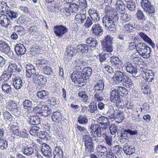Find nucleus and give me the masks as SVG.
<instances>
[{
  "label": "nucleus",
  "instance_id": "obj_1",
  "mask_svg": "<svg viewBox=\"0 0 158 158\" xmlns=\"http://www.w3.org/2000/svg\"><path fill=\"white\" fill-rule=\"evenodd\" d=\"M118 19L117 13L111 16H105L102 19L103 24L110 30L113 31L116 27L114 22L117 21Z\"/></svg>",
  "mask_w": 158,
  "mask_h": 158
},
{
  "label": "nucleus",
  "instance_id": "obj_2",
  "mask_svg": "<svg viewBox=\"0 0 158 158\" xmlns=\"http://www.w3.org/2000/svg\"><path fill=\"white\" fill-rule=\"evenodd\" d=\"M140 4L141 7L146 12L147 15L152 18L153 19H154L155 18V9L151 4V2L148 0H142Z\"/></svg>",
  "mask_w": 158,
  "mask_h": 158
},
{
  "label": "nucleus",
  "instance_id": "obj_3",
  "mask_svg": "<svg viewBox=\"0 0 158 158\" xmlns=\"http://www.w3.org/2000/svg\"><path fill=\"white\" fill-rule=\"evenodd\" d=\"M102 126L100 127L99 125L96 124H92L90 129L92 131V136L93 140L97 143L100 141L98 138L100 137L104 131L102 130Z\"/></svg>",
  "mask_w": 158,
  "mask_h": 158
},
{
  "label": "nucleus",
  "instance_id": "obj_4",
  "mask_svg": "<svg viewBox=\"0 0 158 158\" xmlns=\"http://www.w3.org/2000/svg\"><path fill=\"white\" fill-rule=\"evenodd\" d=\"M136 51L139 55L144 58H148L150 56V48L144 44L140 43L137 45Z\"/></svg>",
  "mask_w": 158,
  "mask_h": 158
},
{
  "label": "nucleus",
  "instance_id": "obj_5",
  "mask_svg": "<svg viewBox=\"0 0 158 158\" xmlns=\"http://www.w3.org/2000/svg\"><path fill=\"white\" fill-rule=\"evenodd\" d=\"M71 78L73 82L77 83L78 86L79 87L84 85L86 82V80L83 78L82 75L81 74L76 73V71L74 72L71 74Z\"/></svg>",
  "mask_w": 158,
  "mask_h": 158
},
{
  "label": "nucleus",
  "instance_id": "obj_6",
  "mask_svg": "<svg viewBox=\"0 0 158 158\" xmlns=\"http://www.w3.org/2000/svg\"><path fill=\"white\" fill-rule=\"evenodd\" d=\"M53 30L56 36L59 38L61 37L68 32V29L66 27L62 25L55 26Z\"/></svg>",
  "mask_w": 158,
  "mask_h": 158
},
{
  "label": "nucleus",
  "instance_id": "obj_7",
  "mask_svg": "<svg viewBox=\"0 0 158 158\" xmlns=\"http://www.w3.org/2000/svg\"><path fill=\"white\" fill-rule=\"evenodd\" d=\"M25 68L26 75L28 77L31 78L32 79L39 75L38 73L36 72L35 67L32 65L29 64H27L26 65Z\"/></svg>",
  "mask_w": 158,
  "mask_h": 158
},
{
  "label": "nucleus",
  "instance_id": "obj_8",
  "mask_svg": "<svg viewBox=\"0 0 158 158\" xmlns=\"http://www.w3.org/2000/svg\"><path fill=\"white\" fill-rule=\"evenodd\" d=\"M126 76L123 72L117 71L115 72L112 77V83L114 85L118 84L122 81Z\"/></svg>",
  "mask_w": 158,
  "mask_h": 158
},
{
  "label": "nucleus",
  "instance_id": "obj_9",
  "mask_svg": "<svg viewBox=\"0 0 158 158\" xmlns=\"http://www.w3.org/2000/svg\"><path fill=\"white\" fill-rule=\"evenodd\" d=\"M110 100L111 102L117 105L121 106V101L119 96V93L116 89L112 90L110 96Z\"/></svg>",
  "mask_w": 158,
  "mask_h": 158
},
{
  "label": "nucleus",
  "instance_id": "obj_10",
  "mask_svg": "<svg viewBox=\"0 0 158 158\" xmlns=\"http://www.w3.org/2000/svg\"><path fill=\"white\" fill-rule=\"evenodd\" d=\"M91 31L94 36H99L103 34V28L98 23L94 24L92 27Z\"/></svg>",
  "mask_w": 158,
  "mask_h": 158
},
{
  "label": "nucleus",
  "instance_id": "obj_11",
  "mask_svg": "<svg viewBox=\"0 0 158 158\" xmlns=\"http://www.w3.org/2000/svg\"><path fill=\"white\" fill-rule=\"evenodd\" d=\"M10 131L11 135L9 137V139L12 142H14L18 138H17L15 136H18L20 131L19 127L16 125H12L10 126Z\"/></svg>",
  "mask_w": 158,
  "mask_h": 158
},
{
  "label": "nucleus",
  "instance_id": "obj_12",
  "mask_svg": "<svg viewBox=\"0 0 158 158\" xmlns=\"http://www.w3.org/2000/svg\"><path fill=\"white\" fill-rule=\"evenodd\" d=\"M97 119L99 121H102L100 123L102 125V130L104 131L105 130L106 127L109 124L108 118L101 114H97L96 115Z\"/></svg>",
  "mask_w": 158,
  "mask_h": 158
},
{
  "label": "nucleus",
  "instance_id": "obj_13",
  "mask_svg": "<svg viewBox=\"0 0 158 158\" xmlns=\"http://www.w3.org/2000/svg\"><path fill=\"white\" fill-rule=\"evenodd\" d=\"M125 66L127 72L131 74L134 77L138 76L137 70L135 66H133L130 62L126 63L125 64Z\"/></svg>",
  "mask_w": 158,
  "mask_h": 158
},
{
  "label": "nucleus",
  "instance_id": "obj_14",
  "mask_svg": "<svg viewBox=\"0 0 158 158\" xmlns=\"http://www.w3.org/2000/svg\"><path fill=\"white\" fill-rule=\"evenodd\" d=\"M41 151L43 155L49 158L52 156V150L49 146L45 143L43 144Z\"/></svg>",
  "mask_w": 158,
  "mask_h": 158
},
{
  "label": "nucleus",
  "instance_id": "obj_15",
  "mask_svg": "<svg viewBox=\"0 0 158 158\" xmlns=\"http://www.w3.org/2000/svg\"><path fill=\"white\" fill-rule=\"evenodd\" d=\"M144 79L148 82H151L154 78V72L151 70L143 71L142 73Z\"/></svg>",
  "mask_w": 158,
  "mask_h": 158
},
{
  "label": "nucleus",
  "instance_id": "obj_16",
  "mask_svg": "<svg viewBox=\"0 0 158 158\" xmlns=\"http://www.w3.org/2000/svg\"><path fill=\"white\" fill-rule=\"evenodd\" d=\"M6 108L14 114H15L19 111V107L17 103L13 101H8L7 103Z\"/></svg>",
  "mask_w": 158,
  "mask_h": 158
},
{
  "label": "nucleus",
  "instance_id": "obj_17",
  "mask_svg": "<svg viewBox=\"0 0 158 158\" xmlns=\"http://www.w3.org/2000/svg\"><path fill=\"white\" fill-rule=\"evenodd\" d=\"M10 23L11 21L7 15L0 13V24L2 26L7 27Z\"/></svg>",
  "mask_w": 158,
  "mask_h": 158
},
{
  "label": "nucleus",
  "instance_id": "obj_18",
  "mask_svg": "<svg viewBox=\"0 0 158 158\" xmlns=\"http://www.w3.org/2000/svg\"><path fill=\"white\" fill-rule=\"evenodd\" d=\"M10 48L8 43L3 40H0V50L2 52L8 54Z\"/></svg>",
  "mask_w": 158,
  "mask_h": 158
},
{
  "label": "nucleus",
  "instance_id": "obj_19",
  "mask_svg": "<svg viewBox=\"0 0 158 158\" xmlns=\"http://www.w3.org/2000/svg\"><path fill=\"white\" fill-rule=\"evenodd\" d=\"M15 50L16 55L18 56L25 54L26 52V49L23 44H17L15 48Z\"/></svg>",
  "mask_w": 158,
  "mask_h": 158
},
{
  "label": "nucleus",
  "instance_id": "obj_20",
  "mask_svg": "<svg viewBox=\"0 0 158 158\" xmlns=\"http://www.w3.org/2000/svg\"><path fill=\"white\" fill-rule=\"evenodd\" d=\"M110 61L112 65L117 69L121 68V62L119 59L116 56H112L110 57Z\"/></svg>",
  "mask_w": 158,
  "mask_h": 158
},
{
  "label": "nucleus",
  "instance_id": "obj_21",
  "mask_svg": "<svg viewBox=\"0 0 158 158\" xmlns=\"http://www.w3.org/2000/svg\"><path fill=\"white\" fill-rule=\"evenodd\" d=\"M101 136L104 139V143L106 145L109 146L108 149H111L112 146L113 145V143L112 137L110 136H107L105 132L102 133Z\"/></svg>",
  "mask_w": 158,
  "mask_h": 158
},
{
  "label": "nucleus",
  "instance_id": "obj_22",
  "mask_svg": "<svg viewBox=\"0 0 158 158\" xmlns=\"http://www.w3.org/2000/svg\"><path fill=\"white\" fill-rule=\"evenodd\" d=\"M86 15L85 14H79L76 15L75 17V23L78 24H81L86 19Z\"/></svg>",
  "mask_w": 158,
  "mask_h": 158
},
{
  "label": "nucleus",
  "instance_id": "obj_23",
  "mask_svg": "<svg viewBox=\"0 0 158 158\" xmlns=\"http://www.w3.org/2000/svg\"><path fill=\"white\" fill-rule=\"evenodd\" d=\"M97 152L103 157L107 155V149L106 147L101 145H98L96 148Z\"/></svg>",
  "mask_w": 158,
  "mask_h": 158
},
{
  "label": "nucleus",
  "instance_id": "obj_24",
  "mask_svg": "<svg viewBox=\"0 0 158 158\" xmlns=\"http://www.w3.org/2000/svg\"><path fill=\"white\" fill-rule=\"evenodd\" d=\"M13 85L16 89H19L22 87L23 81L20 77H17L15 78L13 80Z\"/></svg>",
  "mask_w": 158,
  "mask_h": 158
},
{
  "label": "nucleus",
  "instance_id": "obj_25",
  "mask_svg": "<svg viewBox=\"0 0 158 158\" xmlns=\"http://www.w3.org/2000/svg\"><path fill=\"white\" fill-rule=\"evenodd\" d=\"M92 69L89 67H85L82 70L81 74L83 76V78H84L87 81V79H89L92 73Z\"/></svg>",
  "mask_w": 158,
  "mask_h": 158
},
{
  "label": "nucleus",
  "instance_id": "obj_26",
  "mask_svg": "<svg viewBox=\"0 0 158 158\" xmlns=\"http://www.w3.org/2000/svg\"><path fill=\"white\" fill-rule=\"evenodd\" d=\"M7 70L11 73L16 72L19 73L21 71L20 68H18L16 64L14 63H11L9 64Z\"/></svg>",
  "mask_w": 158,
  "mask_h": 158
},
{
  "label": "nucleus",
  "instance_id": "obj_27",
  "mask_svg": "<svg viewBox=\"0 0 158 158\" xmlns=\"http://www.w3.org/2000/svg\"><path fill=\"white\" fill-rule=\"evenodd\" d=\"M138 34L144 40L149 44L152 48L155 47V45L154 42L147 35L142 32L139 33Z\"/></svg>",
  "mask_w": 158,
  "mask_h": 158
},
{
  "label": "nucleus",
  "instance_id": "obj_28",
  "mask_svg": "<svg viewBox=\"0 0 158 158\" xmlns=\"http://www.w3.org/2000/svg\"><path fill=\"white\" fill-rule=\"evenodd\" d=\"M133 25L130 23L126 24L123 27V31L126 34H128L134 31Z\"/></svg>",
  "mask_w": 158,
  "mask_h": 158
},
{
  "label": "nucleus",
  "instance_id": "obj_29",
  "mask_svg": "<svg viewBox=\"0 0 158 158\" xmlns=\"http://www.w3.org/2000/svg\"><path fill=\"white\" fill-rule=\"evenodd\" d=\"M53 154L54 158H63V153L60 148L56 147L53 151Z\"/></svg>",
  "mask_w": 158,
  "mask_h": 158
},
{
  "label": "nucleus",
  "instance_id": "obj_30",
  "mask_svg": "<svg viewBox=\"0 0 158 158\" xmlns=\"http://www.w3.org/2000/svg\"><path fill=\"white\" fill-rule=\"evenodd\" d=\"M62 116L60 112L56 111L52 113V119L56 123H58L61 120Z\"/></svg>",
  "mask_w": 158,
  "mask_h": 158
},
{
  "label": "nucleus",
  "instance_id": "obj_31",
  "mask_svg": "<svg viewBox=\"0 0 158 158\" xmlns=\"http://www.w3.org/2000/svg\"><path fill=\"white\" fill-rule=\"evenodd\" d=\"M35 83L38 84H44L46 81V78L42 75H39L35 77L32 79Z\"/></svg>",
  "mask_w": 158,
  "mask_h": 158
},
{
  "label": "nucleus",
  "instance_id": "obj_32",
  "mask_svg": "<svg viewBox=\"0 0 158 158\" xmlns=\"http://www.w3.org/2000/svg\"><path fill=\"white\" fill-rule=\"evenodd\" d=\"M37 96L39 98L45 100L48 97L49 93L45 90H41L37 92Z\"/></svg>",
  "mask_w": 158,
  "mask_h": 158
},
{
  "label": "nucleus",
  "instance_id": "obj_33",
  "mask_svg": "<svg viewBox=\"0 0 158 158\" xmlns=\"http://www.w3.org/2000/svg\"><path fill=\"white\" fill-rule=\"evenodd\" d=\"M23 104L24 109L28 112H30L32 111V102L31 101L26 99L23 102Z\"/></svg>",
  "mask_w": 158,
  "mask_h": 158
},
{
  "label": "nucleus",
  "instance_id": "obj_34",
  "mask_svg": "<svg viewBox=\"0 0 158 158\" xmlns=\"http://www.w3.org/2000/svg\"><path fill=\"white\" fill-rule=\"evenodd\" d=\"M2 91L5 94H10L12 92L10 85L6 82H4L2 84Z\"/></svg>",
  "mask_w": 158,
  "mask_h": 158
},
{
  "label": "nucleus",
  "instance_id": "obj_35",
  "mask_svg": "<svg viewBox=\"0 0 158 158\" xmlns=\"http://www.w3.org/2000/svg\"><path fill=\"white\" fill-rule=\"evenodd\" d=\"M92 140H89V141L85 142L84 143L85 149L89 152H93L94 150V147L93 144Z\"/></svg>",
  "mask_w": 158,
  "mask_h": 158
},
{
  "label": "nucleus",
  "instance_id": "obj_36",
  "mask_svg": "<svg viewBox=\"0 0 158 158\" xmlns=\"http://www.w3.org/2000/svg\"><path fill=\"white\" fill-rule=\"evenodd\" d=\"M21 151L23 154L27 156L31 155L34 152V150L32 147L27 146L22 148Z\"/></svg>",
  "mask_w": 158,
  "mask_h": 158
},
{
  "label": "nucleus",
  "instance_id": "obj_37",
  "mask_svg": "<svg viewBox=\"0 0 158 158\" xmlns=\"http://www.w3.org/2000/svg\"><path fill=\"white\" fill-rule=\"evenodd\" d=\"M115 5L116 9L118 12H121L125 10V5L123 1L121 0L117 1Z\"/></svg>",
  "mask_w": 158,
  "mask_h": 158
},
{
  "label": "nucleus",
  "instance_id": "obj_38",
  "mask_svg": "<svg viewBox=\"0 0 158 158\" xmlns=\"http://www.w3.org/2000/svg\"><path fill=\"white\" fill-rule=\"evenodd\" d=\"M76 49L78 52L83 53H86L89 50L88 46L85 44L78 45L77 46Z\"/></svg>",
  "mask_w": 158,
  "mask_h": 158
},
{
  "label": "nucleus",
  "instance_id": "obj_39",
  "mask_svg": "<svg viewBox=\"0 0 158 158\" xmlns=\"http://www.w3.org/2000/svg\"><path fill=\"white\" fill-rule=\"evenodd\" d=\"M104 88V84L102 81H99L94 87V91L103 92Z\"/></svg>",
  "mask_w": 158,
  "mask_h": 158
},
{
  "label": "nucleus",
  "instance_id": "obj_40",
  "mask_svg": "<svg viewBox=\"0 0 158 158\" xmlns=\"http://www.w3.org/2000/svg\"><path fill=\"white\" fill-rule=\"evenodd\" d=\"M89 109L88 111L90 113H95L98 110L97 102H92L89 106Z\"/></svg>",
  "mask_w": 158,
  "mask_h": 158
},
{
  "label": "nucleus",
  "instance_id": "obj_41",
  "mask_svg": "<svg viewBox=\"0 0 158 158\" xmlns=\"http://www.w3.org/2000/svg\"><path fill=\"white\" fill-rule=\"evenodd\" d=\"M30 123L33 125H38L40 123V118L38 116H31L29 121Z\"/></svg>",
  "mask_w": 158,
  "mask_h": 158
},
{
  "label": "nucleus",
  "instance_id": "obj_42",
  "mask_svg": "<svg viewBox=\"0 0 158 158\" xmlns=\"http://www.w3.org/2000/svg\"><path fill=\"white\" fill-rule=\"evenodd\" d=\"M41 113L44 116H48L52 113V110L48 106L43 105L42 106Z\"/></svg>",
  "mask_w": 158,
  "mask_h": 158
},
{
  "label": "nucleus",
  "instance_id": "obj_43",
  "mask_svg": "<svg viewBox=\"0 0 158 158\" xmlns=\"http://www.w3.org/2000/svg\"><path fill=\"white\" fill-rule=\"evenodd\" d=\"M76 51L74 48L70 46L67 47L66 48V55L69 57H72L74 54H76Z\"/></svg>",
  "mask_w": 158,
  "mask_h": 158
},
{
  "label": "nucleus",
  "instance_id": "obj_44",
  "mask_svg": "<svg viewBox=\"0 0 158 158\" xmlns=\"http://www.w3.org/2000/svg\"><path fill=\"white\" fill-rule=\"evenodd\" d=\"M94 102H96V101H97L98 102H101L103 100V98L102 97V92L94 91Z\"/></svg>",
  "mask_w": 158,
  "mask_h": 158
},
{
  "label": "nucleus",
  "instance_id": "obj_45",
  "mask_svg": "<svg viewBox=\"0 0 158 158\" xmlns=\"http://www.w3.org/2000/svg\"><path fill=\"white\" fill-rule=\"evenodd\" d=\"M111 54L102 53L99 55V60L102 64L104 61L108 60V59L110 57Z\"/></svg>",
  "mask_w": 158,
  "mask_h": 158
},
{
  "label": "nucleus",
  "instance_id": "obj_46",
  "mask_svg": "<svg viewBox=\"0 0 158 158\" xmlns=\"http://www.w3.org/2000/svg\"><path fill=\"white\" fill-rule=\"evenodd\" d=\"M105 10V12L107 15L106 16H111L117 13L115 9L107 5L106 6Z\"/></svg>",
  "mask_w": 158,
  "mask_h": 158
},
{
  "label": "nucleus",
  "instance_id": "obj_47",
  "mask_svg": "<svg viewBox=\"0 0 158 158\" xmlns=\"http://www.w3.org/2000/svg\"><path fill=\"white\" fill-rule=\"evenodd\" d=\"M78 122L80 124L85 125L88 123V120L86 116L84 115H80L78 118Z\"/></svg>",
  "mask_w": 158,
  "mask_h": 158
},
{
  "label": "nucleus",
  "instance_id": "obj_48",
  "mask_svg": "<svg viewBox=\"0 0 158 158\" xmlns=\"http://www.w3.org/2000/svg\"><path fill=\"white\" fill-rule=\"evenodd\" d=\"M6 14L10 21L11 20H13V19L16 18L18 16V14L17 12L9 10L7 11Z\"/></svg>",
  "mask_w": 158,
  "mask_h": 158
},
{
  "label": "nucleus",
  "instance_id": "obj_49",
  "mask_svg": "<svg viewBox=\"0 0 158 158\" xmlns=\"http://www.w3.org/2000/svg\"><path fill=\"white\" fill-rule=\"evenodd\" d=\"M123 85L127 88L131 87L132 86L131 80L126 76L122 81Z\"/></svg>",
  "mask_w": 158,
  "mask_h": 158
},
{
  "label": "nucleus",
  "instance_id": "obj_50",
  "mask_svg": "<svg viewBox=\"0 0 158 158\" xmlns=\"http://www.w3.org/2000/svg\"><path fill=\"white\" fill-rule=\"evenodd\" d=\"M86 43L90 47H94L96 46L98 42L96 39L90 37L87 39Z\"/></svg>",
  "mask_w": 158,
  "mask_h": 158
},
{
  "label": "nucleus",
  "instance_id": "obj_51",
  "mask_svg": "<svg viewBox=\"0 0 158 158\" xmlns=\"http://www.w3.org/2000/svg\"><path fill=\"white\" fill-rule=\"evenodd\" d=\"M137 19L140 21H144L146 20L145 16L143 11L141 10H138L136 14Z\"/></svg>",
  "mask_w": 158,
  "mask_h": 158
},
{
  "label": "nucleus",
  "instance_id": "obj_52",
  "mask_svg": "<svg viewBox=\"0 0 158 158\" xmlns=\"http://www.w3.org/2000/svg\"><path fill=\"white\" fill-rule=\"evenodd\" d=\"M8 147L7 141L4 138L0 139V149L3 150L6 149Z\"/></svg>",
  "mask_w": 158,
  "mask_h": 158
},
{
  "label": "nucleus",
  "instance_id": "obj_53",
  "mask_svg": "<svg viewBox=\"0 0 158 158\" xmlns=\"http://www.w3.org/2000/svg\"><path fill=\"white\" fill-rule=\"evenodd\" d=\"M60 14L64 18H66L71 15V12L69 9L67 8L61 9L60 10Z\"/></svg>",
  "mask_w": 158,
  "mask_h": 158
},
{
  "label": "nucleus",
  "instance_id": "obj_54",
  "mask_svg": "<svg viewBox=\"0 0 158 158\" xmlns=\"http://www.w3.org/2000/svg\"><path fill=\"white\" fill-rule=\"evenodd\" d=\"M11 73L8 71H5L3 73L1 77V79H3L5 81H6L9 80L11 77Z\"/></svg>",
  "mask_w": 158,
  "mask_h": 158
},
{
  "label": "nucleus",
  "instance_id": "obj_55",
  "mask_svg": "<svg viewBox=\"0 0 158 158\" xmlns=\"http://www.w3.org/2000/svg\"><path fill=\"white\" fill-rule=\"evenodd\" d=\"M37 62L38 67L40 68L42 70L47 66V61L45 60H39Z\"/></svg>",
  "mask_w": 158,
  "mask_h": 158
},
{
  "label": "nucleus",
  "instance_id": "obj_56",
  "mask_svg": "<svg viewBox=\"0 0 158 158\" xmlns=\"http://www.w3.org/2000/svg\"><path fill=\"white\" fill-rule=\"evenodd\" d=\"M124 118L123 112H119L115 116V121L117 123H120L122 122Z\"/></svg>",
  "mask_w": 158,
  "mask_h": 158
},
{
  "label": "nucleus",
  "instance_id": "obj_57",
  "mask_svg": "<svg viewBox=\"0 0 158 158\" xmlns=\"http://www.w3.org/2000/svg\"><path fill=\"white\" fill-rule=\"evenodd\" d=\"M9 9V7L6 3L2 2L0 3V11L3 13H6Z\"/></svg>",
  "mask_w": 158,
  "mask_h": 158
},
{
  "label": "nucleus",
  "instance_id": "obj_58",
  "mask_svg": "<svg viewBox=\"0 0 158 158\" xmlns=\"http://www.w3.org/2000/svg\"><path fill=\"white\" fill-rule=\"evenodd\" d=\"M126 7L131 11H134L135 8V4L134 2L132 1L126 2Z\"/></svg>",
  "mask_w": 158,
  "mask_h": 158
},
{
  "label": "nucleus",
  "instance_id": "obj_59",
  "mask_svg": "<svg viewBox=\"0 0 158 158\" xmlns=\"http://www.w3.org/2000/svg\"><path fill=\"white\" fill-rule=\"evenodd\" d=\"M121 21L123 23H126L130 20L131 18L129 15L127 14H121L120 18Z\"/></svg>",
  "mask_w": 158,
  "mask_h": 158
},
{
  "label": "nucleus",
  "instance_id": "obj_60",
  "mask_svg": "<svg viewBox=\"0 0 158 158\" xmlns=\"http://www.w3.org/2000/svg\"><path fill=\"white\" fill-rule=\"evenodd\" d=\"M83 137V140L84 142H85L88 141H89L90 139H93V138L91 139L89 133L87 131H85L84 133L82 134ZM92 138H93L92 137Z\"/></svg>",
  "mask_w": 158,
  "mask_h": 158
},
{
  "label": "nucleus",
  "instance_id": "obj_61",
  "mask_svg": "<svg viewBox=\"0 0 158 158\" xmlns=\"http://www.w3.org/2000/svg\"><path fill=\"white\" fill-rule=\"evenodd\" d=\"M39 131V127L37 126H34L32 127L29 131L30 134L32 135H37Z\"/></svg>",
  "mask_w": 158,
  "mask_h": 158
},
{
  "label": "nucleus",
  "instance_id": "obj_62",
  "mask_svg": "<svg viewBox=\"0 0 158 158\" xmlns=\"http://www.w3.org/2000/svg\"><path fill=\"white\" fill-rule=\"evenodd\" d=\"M93 20L89 17H88L84 24V26L87 28L90 27L93 25Z\"/></svg>",
  "mask_w": 158,
  "mask_h": 158
},
{
  "label": "nucleus",
  "instance_id": "obj_63",
  "mask_svg": "<svg viewBox=\"0 0 158 158\" xmlns=\"http://www.w3.org/2000/svg\"><path fill=\"white\" fill-rule=\"evenodd\" d=\"M104 46L103 50L104 51L107 52H110L113 50L112 44H103Z\"/></svg>",
  "mask_w": 158,
  "mask_h": 158
},
{
  "label": "nucleus",
  "instance_id": "obj_64",
  "mask_svg": "<svg viewBox=\"0 0 158 158\" xmlns=\"http://www.w3.org/2000/svg\"><path fill=\"white\" fill-rule=\"evenodd\" d=\"M79 97L82 98L83 101L86 102L88 99V97L85 92L83 91H81L79 92L78 94Z\"/></svg>",
  "mask_w": 158,
  "mask_h": 158
}]
</instances>
